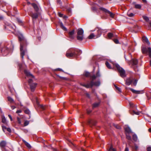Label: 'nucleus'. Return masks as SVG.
Wrapping results in <instances>:
<instances>
[{
	"label": "nucleus",
	"mask_w": 151,
	"mask_h": 151,
	"mask_svg": "<svg viewBox=\"0 0 151 151\" xmlns=\"http://www.w3.org/2000/svg\"><path fill=\"white\" fill-rule=\"evenodd\" d=\"M96 75L97 77H99L100 76V73L99 71H98L96 73Z\"/></svg>",
	"instance_id": "864d4df0"
},
{
	"label": "nucleus",
	"mask_w": 151,
	"mask_h": 151,
	"mask_svg": "<svg viewBox=\"0 0 151 151\" xmlns=\"http://www.w3.org/2000/svg\"><path fill=\"white\" fill-rule=\"evenodd\" d=\"M60 26L62 29L65 31L67 30L66 28L64 26L62 22H60Z\"/></svg>",
	"instance_id": "b1692460"
},
{
	"label": "nucleus",
	"mask_w": 151,
	"mask_h": 151,
	"mask_svg": "<svg viewBox=\"0 0 151 151\" xmlns=\"http://www.w3.org/2000/svg\"><path fill=\"white\" fill-rule=\"evenodd\" d=\"M114 41L115 43L116 44H118L119 43V41L117 39H114Z\"/></svg>",
	"instance_id": "de8ad7c7"
},
{
	"label": "nucleus",
	"mask_w": 151,
	"mask_h": 151,
	"mask_svg": "<svg viewBox=\"0 0 151 151\" xmlns=\"http://www.w3.org/2000/svg\"><path fill=\"white\" fill-rule=\"evenodd\" d=\"M124 151H129V150L127 147H126Z\"/></svg>",
	"instance_id": "0e129e2a"
},
{
	"label": "nucleus",
	"mask_w": 151,
	"mask_h": 151,
	"mask_svg": "<svg viewBox=\"0 0 151 151\" xmlns=\"http://www.w3.org/2000/svg\"><path fill=\"white\" fill-rule=\"evenodd\" d=\"M19 39L20 41L22 42L25 41L24 40V38L23 36L22 35H20L19 36Z\"/></svg>",
	"instance_id": "f3484780"
},
{
	"label": "nucleus",
	"mask_w": 151,
	"mask_h": 151,
	"mask_svg": "<svg viewBox=\"0 0 151 151\" xmlns=\"http://www.w3.org/2000/svg\"><path fill=\"white\" fill-rule=\"evenodd\" d=\"M84 75L86 77H89L90 76V73L88 72H85L84 73Z\"/></svg>",
	"instance_id": "f704fd0d"
},
{
	"label": "nucleus",
	"mask_w": 151,
	"mask_h": 151,
	"mask_svg": "<svg viewBox=\"0 0 151 151\" xmlns=\"http://www.w3.org/2000/svg\"><path fill=\"white\" fill-rule=\"evenodd\" d=\"M22 112V110H18L16 111V113H20Z\"/></svg>",
	"instance_id": "6e6d98bb"
},
{
	"label": "nucleus",
	"mask_w": 151,
	"mask_h": 151,
	"mask_svg": "<svg viewBox=\"0 0 151 151\" xmlns=\"http://www.w3.org/2000/svg\"><path fill=\"white\" fill-rule=\"evenodd\" d=\"M77 35H83V31L82 29H78Z\"/></svg>",
	"instance_id": "9b49d317"
},
{
	"label": "nucleus",
	"mask_w": 151,
	"mask_h": 151,
	"mask_svg": "<svg viewBox=\"0 0 151 151\" xmlns=\"http://www.w3.org/2000/svg\"><path fill=\"white\" fill-rule=\"evenodd\" d=\"M24 112L25 113L27 114H29L30 113V111H29V110L28 109H25V110H24Z\"/></svg>",
	"instance_id": "79ce46f5"
},
{
	"label": "nucleus",
	"mask_w": 151,
	"mask_h": 151,
	"mask_svg": "<svg viewBox=\"0 0 151 151\" xmlns=\"http://www.w3.org/2000/svg\"><path fill=\"white\" fill-rule=\"evenodd\" d=\"M8 116L9 117V118L10 119L11 121H12V117L10 115H9Z\"/></svg>",
	"instance_id": "052dcab7"
},
{
	"label": "nucleus",
	"mask_w": 151,
	"mask_h": 151,
	"mask_svg": "<svg viewBox=\"0 0 151 151\" xmlns=\"http://www.w3.org/2000/svg\"><path fill=\"white\" fill-rule=\"evenodd\" d=\"M127 15L130 17H133L134 16V14L132 13H130L129 12H128L127 13Z\"/></svg>",
	"instance_id": "2f4dec72"
},
{
	"label": "nucleus",
	"mask_w": 151,
	"mask_h": 151,
	"mask_svg": "<svg viewBox=\"0 0 151 151\" xmlns=\"http://www.w3.org/2000/svg\"><path fill=\"white\" fill-rule=\"evenodd\" d=\"M78 50L75 49H70L66 52V56L69 58L76 57L78 55Z\"/></svg>",
	"instance_id": "f257e3e1"
},
{
	"label": "nucleus",
	"mask_w": 151,
	"mask_h": 151,
	"mask_svg": "<svg viewBox=\"0 0 151 151\" xmlns=\"http://www.w3.org/2000/svg\"><path fill=\"white\" fill-rule=\"evenodd\" d=\"M96 78V76L94 75L91 77V78L92 80V81L94 80Z\"/></svg>",
	"instance_id": "c03bdc74"
},
{
	"label": "nucleus",
	"mask_w": 151,
	"mask_h": 151,
	"mask_svg": "<svg viewBox=\"0 0 151 151\" xmlns=\"http://www.w3.org/2000/svg\"><path fill=\"white\" fill-rule=\"evenodd\" d=\"M148 131L150 132H151V127L149 129Z\"/></svg>",
	"instance_id": "774afa93"
},
{
	"label": "nucleus",
	"mask_w": 151,
	"mask_h": 151,
	"mask_svg": "<svg viewBox=\"0 0 151 151\" xmlns=\"http://www.w3.org/2000/svg\"><path fill=\"white\" fill-rule=\"evenodd\" d=\"M133 139L135 141H137V135L134 134L133 135Z\"/></svg>",
	"instance_id": "cd10ccee"
},
{
	"label": "nucleus",
	"mask_w": 151,
	"mask_h": 151,
	"mask_svg": "<svg viewBox=\"0 0 151 151\" xmlns=\"http://www.w3.org/2000/svg\"><path fill=\"white\" fill-rule=\"evenodd\" d=\"M60 26L62 29L65 31L67 30L66 28L64 26L62 22H60Z\"/></svg>",
	"instance_id": "393cba45"
},
{
	"label": "nucleus",
	"mask_w": 151,
	"mask_h": 151,
	"mask_svg": "<svg viewBox=\"0 0 151 151\" xmlns=\"http://www.w3.org/2000/svg\"><path fill=\"white\" fill-rule=\"evenodd\" d=\"M100 84V82L99 81H98L95 82H94L93 81H91L90 82L91 87H92L93 86H98Z\"/></svg>",
	"instance_id": "423d86ee"
},
{
	"label": "nucleus",
	"mask_w": 151,
	"mask_h": 151,
	"mask_svg": "<svg viewBox=\"0 0 151 151\" xmlns=\"http://www.w3.org/2000/svg\"><path fill=\"white\" fill-rule=\"evenodd\" d=\"M113 35V34L111 33H109L108 34V37L109 38H111L112 37Z\"/></svg>",
	"instance_id": "58836bf2"
},
{
	"label": "nucleus",
	"mask_w": 151,
	"mask_h": 151,
	"mask_svg": "<svg viewBox=\"0 0 151 151\" xmlns=\"http://www.w3.org/2000/svg\"><path fill=\"white\" fill-rule=\"evenodd\" d=\"M135 149L137 150L138 149V147L137 146V145H135Z\"/></svg>",
	"instance_id": "69168bd1"
},
{
	"label": "nucleus",
	"mask_w": 151,
	"mask_h": 151,
	"mask_svg": "<svg viewBox=\"0 0 151 151\" xmlns=\"http://www.w3.org/2000/svg\"><path fill=\"white\" fill-rule=\"evenodd\" d=\"M100 103H96L93 104V108H95L98 107Z\"/></svg>",
	"instance_id": "a878e982"
},
{
	"label": "nucleus",
	"mask_w": 151,
	"mask_h": 151,
	"mask_svg": "<svg viewBox=\"0 0 151 151\" xmlns=\"http://www.w3.org/2000/svg\"><path fill=\"white\" fill-rule=\"evenodd\" d=\"M108 13L110 15V16L112 18L114 17V14L112 13L111 12L109 11Z\"/></svg>",
	"instance_id": "4c0bfd02"
},
{
	"label": "nucleus",
	"mask_w": 151,
	"mask_h": 151,
	"mask_svg": "<svg viewBox=\"0 0 151 151\" xmlns=\"http://www.w3.org/2000/svg\"><path fill=\"white\" fill-rule=\"evenodd\" d=\"M6 144V141H2L0 143V146L1 147H4Z\"/></svg>",
	"instance_id": "dca6fc26"
},
{
	"label": "nucleus",
	"mask_w": 151,
	"mask_h": 151,
	"mask_svg": "<svg viewBox=\"0 0 151 151\" xmlns=\"http://www.w3.org/2000/svg\"><path fill=\"white\" fill-rule=\"evenodd\" d=\"M29 123V122L28 121H25L24 124V126H27L28 125Z\"/></svg>",
	"instance_id": "ea45409f"
},
{
	"label": "nucleus",
	"mask_w": 151,
	"mask_h": 151,
	"mask_svg": "<svg viewBox=\"0 0 151 151\" xmlns=\"http://www.w3.org/2000/svg\"><path fill=\"white\" fill-rule=\"evenodd\" d=\"M133 112L135 114L139 115V114L140 112L139 111H135L134 110H133Z\"/></svg>",
	"instance_id": "a19ab883"
},
{
	"label": "nucleus",
	"mask_w": 151,
	"mask_h": 151,
	"mask_svg": "<svg viewBox=\"0 0 151 151\" xmlns=\"http://www.w3.org/2000/svg\"><path fill=\"white\" fill-rule=\"evenodd\" d=\"M74 30H73L72 31L69 32V37L70 38L72 39H73L74 38L73 35L74 34Z\"/></svg>",
	"instance_id": "f8f14e48"
},
{
	"label": "nucleus",
	"mask_w": 151,
	"mask_h": 151,
	"mask_svg": "<svg viewBox=\"0 0 151 151\" xmlns=\"http://www.w3.org/2000/svg\"><path fill=\"white\" fill-rule=\"evenodd\" d=\"M114 65L118 70L122 78L125 77L126 76V74L124 70L121 68L118 64H115Z\"/></svg>",
	"instance_id": "7ed1b4c3"
},
{
	"label": "nucleus",
	"mask_w": 151,
	"mask_h": 151,
	"mask_svg": "<svg viewBox=\"0 0 151 151\" xmlns=\"http://www.w3.org/2000/svg\"><path fill=\"white\" fill-rule=\"evenodd\" d=\"M132 64L133 65H137L138 63L137 60L136 59H134L132 60Z\"/></svg>",
	"instance_id": "bb28decb"
},
{
	"label": "nucleus",
	"mask_w": 151,
	"mask_h": 151,
	"mask_svg": "<svg viewBox=\"0 0 151 151\" xmlns=\"http://www.w3.org/2000/svg\"><path fill=\"white\" fill-rule=\"evenodd\" d=\"M32 79H29V80H28V82L29 83V84H32Z\"/></svg>",
	"instance_id": "a18cd8bd"
},
{
	"label": "nucleus",
	"mask_w": 151,
	"mask_h": 151,
	"mask_svg": "<svg viewBox=\"0 0 151 151\" xmlns=\"http://www.w3.org/2000/svg\"><path fill=\"white\" fill-rule=\"evenodd\" d=\"M2 129L4 132H5V130H6L7 128L4 126H2Z\"/></svg>",
	"instance_id": "49530a36"
},
{
	"label": "nucleus",
	"mask_w": 151,
	"mask_h": 151,
	"mask_svg": "<svg viewBox=\"0 0 151 151\" xmlns=\"http://www.w3.org/2000/svg\"><path fill=\"white\" fill-rule=\"evenodd\" d=\"M142 52L143 54H146L148 52L149 57L151 58V48L148 47V49L144 47H142Z\"/></svg>",
	"instance_id": "39448f33"
},
{
	"label": "nucleus",
	"mask_w": 151,
	"mask_h": 151,
	"mask_svg": "<svg viewBox=\"0 0 151 151\" xmlns=\"http://www.w3.org/2000/svg\"><path fill=\"white\" fill-rule=\"evenodd\" d=\"M11 108L12 110H13L16 108V107L14 106H11Z\"/></svg>",
	"instance_id": "bf43d9fd"
},
{
	"label": "nucleus",
	"mask_w": 151,
	"mask_h": 151,
	"mask_svg": "<svg viewBox=\"0 0 151 151\" xmlns=\"http://www.w3.org/2000/svg\"><path fill=\"white\" fill-rule=\"evenodd\" d=\"M56 70H58V71H63V70L59 68L56 69Z\"/></svg>",
	"instance_id": "680f3d73"
},
{
	"label": "nucleus",
	"mask_w": 151,
	"mask_h": 151,
	"mask_svg": "<svg viewBox=\"0 0 151 151\" xmlns=\"http://www.w3.org/2000/svg\"><path fill=\"white\" fill-rule=\"evenodd\" d=\"M8 101L11 103H13L15 104H16V103L14 102L13 99L10 97H8Z\"/></svg>",
	"instance_id": "ddd939ff"
},
{
	"label": "nucleus",
	"mask_w": 151,
	"mask_h": 151,
	"mask_svg": "<svg viewBox=\"0 0 151 151\" xmlns=\"http://www.w3.org/2000/svg\"><path fill=\"white\" fill-rule=\"evenodd\" d=\"M125 130L126 132V133H130L132 132L131 130L129 127H126L125 128Z\"/></svg>",
	"instance_id": "4468645a"
},
{
	"label": "nucleus",
	"mask_w": 151,
	"mask_h": 151,
	"mask_svg": "<svg viewBox=\"0 0 151 151\" xmlns=\"http://www.w3.org/2000/svg\"><path fill=\"white\" fill-rule=\"evenodd\" d=\"M97 32V34L95 35L93 33L91 34L88 37V39H91L94 37L97 38L99 37L101 35V33L102 32V30L101 29H98Z\"/></svg>",
	"instance_id": "f03ea898"
},
{
	"label": "nucleus",
	"mask_w": 151,
	"mask_h": 151,
	"mask_svg": "<svg viewBox=\"0 0 151 151\" xmlns=\"http://www.w3.org/2000/svg\"><path fill=\"white\" fill-rule=\"evenodd\" d=\"M23 141L25 144V145L28 148H31V147L30 145L25 140H23Z\"/></svg>",
	"instance_id": "412c9836"
},
{
	"label": "nucleus",
	"mask_w": 151,
	"mask_h": 151,
	"mask_svg": "<svg viewBox=\"0 0 151 151\" xmlns=\"http://www.w3.org/2000/svg\"><path fill=\"white\" fill-rule=\"evenodd\" d=\"M32 5L36 11H38L39 9V8L36 4L33 3L32 4Z\"/></svg>",
	"instance_id": "a211bd4d"
},
{
	"label": "nucleus",
	"mask_w": 151,
	"mask_h": 151,
	"mask_svg": "<svg viewBox=\"0 0 151 151\" xmlns=\"http://www.w3.org/2000/svg\"><path fill=\"white\" fill-rule=\"evenodd\" d=\"M91 111L90 110H87V112L88 114H90L91 112Z\"/></svg>",
	"instance_id": "e2e57ef3"
},
{
	"label": "nucleus",
	"mask_w": 151,
	"mask_h": 151,
	"mask_svg": "<svg viewBox=\"0 0 151 151\" xmlns=\"http://www.w3.org/2000/svg\"><path fill=\"white\" fill-rule=\"evenodd\" d=\"M77 37L78 40L81 41L83 38V35H77Z\"/></svg>",
	"instance_id": "6ab92c4d"
},
{
	"label": "nucleus",
	"mask_w": 151,
	"mask_h": 151,
	"mask_svg": "<svg viewBox=\"0 0 151 151\" xmlns=\"http://www.w3.org/2000/svg\"><path fill=\"white\" fill-rule=\"evenodd\" d=\"M130 90L133 93H136V94H140L141 93V92L140 91H136L135 90L132 88H129Z\"/></svg>",
	"instance_id": "2eb2a0df"
},
{
	"label": "nucleus",
	"mask_w": 151,
	"mask_h": 151,
	"mask_svg": "<svg viewBox=\"0 0 151 151\" xmlns=\"http://www.w3.org/2000/svg\"><path fill=\"white\" fill-rule=\"evenodd\" d=\"M147 151H151V147H148L147 148Z\"/></svg>",
	"instance_id": "09e8293b"
},
{
	"label": "nucleus",
	"mask_w": 151,
	"mask_h": 151,
	"mask_svg": "<svg viewBox=\"0 0 151 151\" xmlns=\"http://www.w3.org/2000/svg\"><path fill=\"white\" fill-rule=\"evenodd\" d=\"M129 133H126V138L127 139L129 140H131V136L129 134Z\"/></svg>",
	"instance_id": "473e14b6"
},
{
	"label": "nucleus",
	"mask_w": 151,
	"mask_h": 151,
	"mask_svg": "<svg viewBox=\"0 0 151 151\" xmlns=\"http://www.w3.org/2000/svg\"><path fill=\"white\" fill-rule=\"evenodd\" d=\"M59 78L60 79H63L64 80H66V78L65 77H62L59 76Z\"/></svg>",
	"instance_id": "5fc2aeb1"
},
{
	"label": "nucleus",
	"mask_w": 151,
	"mask_h": 151,
	"mask_svg": "<svg viewBox=\"0 0 151 151\" xmlns=\"http://www.w3.org/2000/svg\"><path fill=\"white\" fill-rule=\"evenodd\" d=\"M115 127L117 128L118 129H120V127L119 126H118L117 125H116L115 126H114Z\"/></svg>",
	"instance_id": "13d9d810"
},
{
	"label": "nucleus",
	"mask_w": 151,
	"mask_h": 151,
	"mask_svg": "<svg viewBox=\"0 0 151 151\" xmlns=\"http://www.w3.org/2000/svg\"><path fill=\"white\" fill-rule=\"evenodd\" d=\"M137 79H134L133 81H132V83L134 86H136L137 85Z\"/></svg>",
	"instance_id": "7c9ffc66"
},
{
	"label": "nucleus",
	"mask_w": 151,
	"mask_h": 151,
	"mask_svg": "<svg viewBox=\"0 0 151 151\" xmlns=\"http://www.w3.org/2000/svg\"><path fill=\"white\" fill-rule=\"evenodd\" d=\"M143 18L144 19H145L146 21L148 22L149 20V19L148 17L146 16H143Z\"/></svg>",
	"instance_id": "e433bc0d"
},
{
	"label": "nucleus",
	"mask_w": 151,
	"mask_h": 151,
	"mask_svg": "<svg viewBox=\"0 0 151 151\" xmlns=\"http://www.w3.org/2000/svg\"><path fill=\"white\" fill-rule=\"evenodd\" d=\"M5 49L6 50V53H8V50H9V49L8 48H3L1 50L2 52H3L4 51Z\"/></svg>",
	"instance_id": "37998d69"
},
{
	"label": "nucleus",
	"mask_w": 151,
	"mask_h": 151,
	"mask_svg": "<svg viewBox=\"0 0 151 151\" xmlns=\"http://www.w3.org/2000/svg\"><path fill=\"white\" fill-rule=\"evenodd\" d=\"M81 86H82L84 87H86V88H89L91 87V85L90 83L89 84H81Z\"/></svg>",
	"instance_id": "5701e85b"
},
{
	"label": "nucleus",
	"mask_w": 151,
	"mask_h": 151,
	"mask_svg": "<svg viewBox=\"0 0 151 151\" xmlns=\"http://www.w3.org/2000/svg\"><path fill=\"white\" fill-rule=\"evenodd\" d=\"M132 4L134 6L135 8L136 9H140L141 7V6L140 4H137L135 2H133Z\"/></svg>",
	"instance_id": "9d476101"
},
{
	"label": "nucleus",
	"mask_w": 151,
	"mask_h": 151,
	"mask_svg": "<svg viewBox=\"0 0 151 151\" xmlns=\"http://www.w3.org/2000/svg\"><path fill=\"white\" fill-rule=\"evenodd\" d=\"M134 78H129L127 79L126 81V83L127 85H130L132 82V81H133Z\"/></svg>",
	"instance_id": "0eeeda50"
},
{
	"label": "nucleus",
	"mask_w": 151,
	"mask_h": 151,
	"mask_svg": "<svg viewBox=\"0 0 151 151\" xmlns=\"http://www.w3.org/2000/svg\"><path fill=\"white\" fill-rule=\"evenodd\" d=\"M6 130L7 131H8V132H11V129L10 128H7Z\"/></svg>",
	"instance_id": "4d7b16f0"
},
{
	"label": "nucleus",
	"mask_w": 151,
	"mask_h": 151,
	"mask_svg": "<svg viewBox=\"0 0 151 151\" xmlns=\"http://www.w3.org/2000/svg\"><path fill=\"white\" fill-rule=\"evenodd\" d=\"M100 9L101 10L103 11H104V12H105L106 13H108L109 11L107 9H106L104 8H102V7L100 8Z\"/></svg>",
	"instance_id": "c85d7f7f"
},
{
	"label": "nucleus",
	"mask_w": 151,
	"mask_h": 151,
	"mask_svg": "<svg viewBox=\"0 0 151 151\" xmlns=\"http://www.w3.org/2000/svg\"><path fill=\"white\" fill-rule=\"evenodd\" d=\"M37 84L35 83H32L30 84V88L32 91H34L35 89L36 86Z\"/></svg>",
	"instance_id": "6e6552de"
},
{
	"label": "nucleus",
	"mask_w": 151,
	"mask_h": 151,
	"mask_svg": "<svg viewBox=\"0 0 151 151\" xmlns=\"http://www.w3.org/2000/svg\"><path fill=\"white\" fill-rule=\"evenodd\" d=\"M25 74L27 76L30 77H32L34 78V77L33 75L31 74L29 71L27 70H25L24 71Z\"/></svg>",
	"instance_id": "1a4fd4ad"
},
{
	"label": "nucleus",
	"mask_w": 151,
	"mask_h": 151,
	"mask_svg": "<svg viewBox=\"0 0 151 151\" xmlns=\"http://www.w3.org/2000/svg\"><path fill=\"white\" fill-rule=\"evenodd\" d=\"M23 42H22L20 43V55L22 59H23L24 58V56L25 53H27V50L25 49H24V47L23 45Z\"/></svg>",
	"instance_id": "20e7f679"
},
{
	"label": "nucleus",
	"mask_w": 151,
	"mask_h": 151,
	"mask_svg": "<svg viewBox=\"0 0 151 151\" xmlns=\"http://www.w3.org/2000/svg\"><path fill=\"white\" fill-rule=\"evenodd\" d=\"M110 150H111L113 151H116V150L114 148H113L112 146L110 147Z\"/></svg>",
	"instance_id": "3c124183"
},
{
	"label": "nucleus",
	"mask_w": 151,
	"mask_h": 151,
	"mask_svg": "<svg viewBox=\"0 0 151 151\" xmlns=\"http://www.w3.org/2000/svg\"><path fill=\"white\" fill-rule=\"evenodd\" d=\"M106 66L109 69H111V67L110 66V64L109 63V62L107 61L106 62Z\"/></svg>",
	"instance_id": "72a5a7b5"
},
{
	"label": "nucleus",
	"mask_w": 151,
	"mask_h": 151,
	"mask_svg": "<svg viewBox=\"0 0 151 151\" xmlns=\"http://www.w3.org/2000/svg\"><path fill=\"white\" fill-rule=\"evenodd\" d=\"M115 88H116V89L119 92H120V93L122 92V91L121 90V88H120L117 87L116 85H115Z\"/></svg>",
	"instance_id": "c9c22d12"
},
{
	"label": "nucleus",
	"mask_w": 151,
	"mask_h": 151,
	"mask_svg": "<svg viewBox=\"0 0 151 151\" xmlns=\"http://www.w3.org/2000/svg\"><path fill=\"white\" fill-rule=\"evenodd\" d=\"M58 15L59 17H63V14L60 13L59 12L58 13Z\"/></svg>",
	"instance_id": "603ef678"
},
{
	"label": "nucleus",
	"mask_w": 151,
	"mask_h": 151,
	"mask_svg": "<svg viewBox=\"0 0 151 151\" xmlns=\"http://www.w3.org/2000/svg\"><path fill=\"white\" fill-rule=\"evenodd\" d=\"M2 121L3 123L5 124H6V119L5 118V117L4 116L2 117Z\"/></svg>",
	"instance_id": "c756f323"
},
{
	"label": "nucleus",
	"mask_w": 151,
	"mask_h": 151,
	"mask_svg": "<svg viewBox=\"0 0 151 151\" xmlns=\"http://www.w3.org/2000/svg\"><path fill=\"white\" fill-rule=\"evenodd\" d=\"M63 17L64 18H68L67 16H63Z\"/></svg>",
	"instance_id": "338daca9"
},
{
	"label": "nucleus",
	"mask_w": 151,
	"mask_h": 151,
	"mask_svg": "<svg viewBox=\"0 0 151 151\" xmlns=\"http://www.w3.org/2000/svg\"><path fill=\"white\" fill-rule=\"evenodd\" d=\"M17 119L18 123H19V124H20L21 123L20 119L19 118L17 117Z\"/></svg>",
	"instance_id": "8fccbe9b"
},
{
	"label": "nucleus",
	"mask_w": 151,
	"mask_h": 151,
	"mask_svg": "<svg viewBox=\"0 0 151 151\" xmlns=\"http://www.w3.org/2000/svg\"><path fill=\"white\" fill-rule=\"evenodd\" d=\"M31 16L32 17L33 19H36L38 17V15L37 13H34L32 14L31 15Z\"/></svg>",
	"instance_id": "4be33fe9"
},
{
	"label": "nucleus",
	"mask_w": 151,
	"mask_h": 151,
	"mask_svg": "<svg viewBox=\"0 0 151 151\" xmlns=\"http://www.w3.org/2000/svg\"><path fill=\"white\" fill-rule=\"evenodd\" d=\"M143 41L144 42H145L147 43L148 44H150V43L149 42L148 39L145 37H142Z\"/></svg>",
	"instance_id": "aec40b11"
}]
</instances>
